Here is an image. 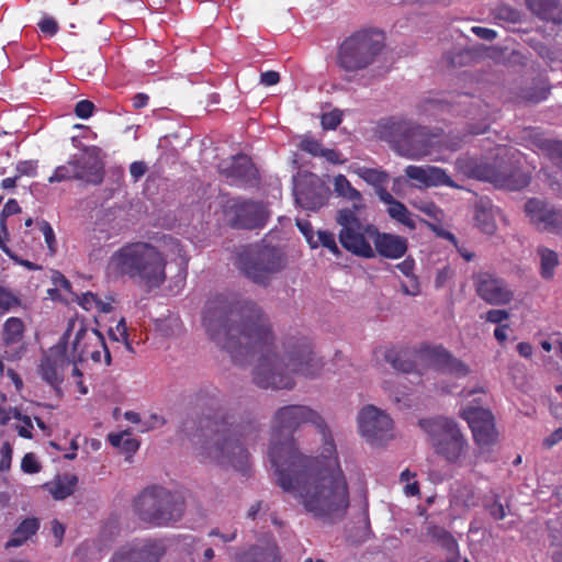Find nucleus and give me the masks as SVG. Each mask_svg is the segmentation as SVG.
Returning <instances> with one entry per match:
<instances>
[{"mask_svg":"<svg viewBox=\"0 0 562 562\" xmlns=\"http://www.w3.org/2000/svg\"><path fill=\"white\" fill-rule=\"evenodd\" d=\"M203 322L211 339L235 361L256 358L252 375L259 387L291 389L294 375L315 378L322 371V359L305 339L286 342L282 351L278 349L268 318L254 302L212 303Z\"/></svg>","mask_w":562,"mask_h":562,"instance_id":"1","label":"nucleus"},{"mask_svg":"<svg viewBox=\"0 0 562 562\" xmlns=\"http://www.w3.org/2000/svg\"><path fill=\"white\" fill-rule=\"evenodd\" d=\"M322 436L319 456L302 454L293 438L273 442L268 456L277 484L296 499L314 519L335 522L345 517L350 505L349 485L341 469L331 432L324 420L316 426Z\"/></svg>","mask_w":562,"mask_h":562,"instance_id":"2","label":"nucleus"},{"mask_svg":"<svg viewBox=\"0 0 562 562\" xmlns=\"http://www.w3.org/2000/svg\"><path fill=\"white\" fill-rule=\"evenodd\" d=\"M194 435L198 456L205 462L244 470L248 462L246 443L255 439L250 425L234 424L222 409L203 414Z\"/></svg>","mask_w":562,"mask_h":562,"instance_id":"3","label":"nucleus"},{"mask_svg":"<svg viewBox=\"0 0 562 562\" xmlns=\"http://www.w3.org/2000/svg\"><path fill=\"white\" fill-rule=\"evenodd\" d=\"M167 256L147 241H131L114 250L106 263L112 278H128L147 290L161 286L166 279Z\"/></svg>","mask_w":562,"mask_h":562,"instance_id":"4","label":"nucleus"},{"mask_svg":"<svg viewBox=\"0 0 562 562\" xmlns=\"http://www.w3.org/2000/svg\"><path fill=\"white\" fill-rule=\"evenodd\" d=\"M384 48V36L375 30H362L348 36L339 46L336 64L351 80L357 72L375 63Z\"/></svg>","mask_w":562,"mask_h":562,"instance_id":"5","label":"nucleus"},{"mask_svg":"<svg viewBox=\"0 0 562 562\" xmlns=\"http://www.w3.org/2000/svg\"><path fill=\"white\" fill-rule=\"evenodd\" d=\"M183 510L182 496L158 485L145 488L134 502V512L137 517L157 527L178 521Z\"/></svg>","mask_w":562,"mask_h":562,"instance_id":"6","label":"nucleus"},{"mask_svg":"<svg viewBox=\"0 0 562 562\" xmlns=\"http://www.w3.org/2000/svg\"><path fill=\"white\" fill-rule=\"evenodd\" d=\"M391 139L394 150L402 157L420 160L432 156L434 161H446L441 155L439 140L428 130L412 121L400 120L390 124Z\"/></svg>","mask_w":562,"mask_h":562,"instance_id":"7","label":"nucleus"},{"mask_svg":"<svg viewBox=\"0 0 562 562\" xmlns=\"http://www.w3.org/2000/svg\"><path fill=\"white\" fill-rule=\"evenodd\" d=\"M59 342L65 344L66 355L71 363L91 359L93 362L104 360L111 363V355L104 338L97 329L87 328L82 322L70 321Z\"/></svg>","mask_w":562,"mask_h":562,"instance_id":"8","label":"nucleus"},{"mask_svg":"<svg viewBox=\"0 0 562 562\" xmlns=\"http://www.w3.org/2000/svg\"><path fill=\"white\" fill-rule=\"evenodd\" d=\"M456 168L468 178L488 181L497 188L507 190H520L529 183V177L526 172L514 169L512 165L503 159L494 164H487L474 157L462 156L457 159Z\"/></svg>","mask_w":562,"mask_h":562,"instance_id":"9","label":"nucleus"},{"mask_svg":"<svg viewBox=\"0 0 562 562\" xmlns=\"http://www.w3.org/2000/svg\"><path fill=\"white\" fill-rule=\"evenodd\" d=\"M419 426L428 435L435 452L446 461L457 463L467 454L468 440L453 419L442 416L422 419Z\"/></svg>","mask_w":562,"mask_h":562,"instance_id":"10","label":"nucleus"},{"mask_svg":"<svg viewBox=\"0 0 562 562\" xmlns=\"http://www.w3.org/2000/svg\"><path fill=\"white\" fill-rule=\"evenodd\" d=\"M283 252L268 245H254L246 248L238 259L240 271L255 283L267 284L274 274L285 267Z\"/></svg>","mask_w":562,"mask_h":562,"instance_id":"11","label":"nucleus"},{"mask_svg":"<svg viewBox=\"0 0 562 562\" xmlns=\"http://www.w3.org/2000/svg\"><path fill=\"white\" fill-rule=\"evenodd\" d=\"M323 418L308 406L288 405L279 408L272 420V438L269 449L273 442H282L286 437L292 438L290 434L303 424L311 423L315 426L321 425Z\"/></svg>","mask_w":562,"mask_h":562,"instance_id":"12","label":"nucleus"},{"mask_svg":"<svg viewBox=\"0 0 562 562\" xmlns=\"http://www.w3.org/2000/svg\"><path fill=\"white\" fill-rule=\"evenodd\" d=\"M357 423L359 434L371 446H382L394 437L392 418L373 405L360 409Z\"/></svg>","mask_w":562,"mask_h":562,"instance_id":"13","label":"nucleus"},{"mask_svg":"<svg viewBox=\"0 0 562 562\" xmlns=\"http://www.w3.org/2000/svg\"><path fill=\"white\" fill-rule=\"evenodd\" d=\"M224 214L229 225L246 229L262 227L268 218L262 204L235 199L226 202Z\"/></svg>","mask_w":562,"mask_h":562,"instance_id":"14","label":"nucleus"},{"mask_svg":"<svg viewBox=\"0 0 562 562\" xmlns=\"http://www.w3.org/2000/svg\"><path fill=\"white\" fill-rule=\"evenodd\" d=\"M460 416L468 422L474 441L481 449L490 448L496 443L497 432L494 417L490 411L468 406L460 411Z\"/></svg>","mask_w":562,"mask_h":562,"instance_id":"15","label":"nucleus"},{"mask_svg":"<svg viewBox=\"0 0 562 562\" xmlns=\"http://www.w3.org/2000/svg\"><path fill=\"white\" fill-rule=\"evenodd\" d=\"M530 222L539 229L562 235V210H557L540 199H530L525 204Z\"/></svg>","mask_w":562,"mask_h":562,"instance_id":"16","label":"nucleus"},{"mask_svg":"<svg viewBox=\"0 0 562 562\" xmlns=\"http://www.w3.org/2000/svg\"><path fill=\"white\" fill-rule=\"evenodd\" d=\"M375 228L372 224H362L355 228L340 229L339 243L346 250L358 257L374 258L375 251L371 246L374 234L370 229L375 231Z\"/></svg>","mask_w":562,"mask_h":562,"instance_id":"17","label":"nucleus"},{"mask_svg":"<svg viewBox=\"0 0 562 562\" xmlns=\"http://www.w3.org/2000/svg\"><path fill=\"white\" fill-rule=\"evenodd\" d=\"M477 295L492 305H505L513 301L514 292L506 281L487 272L475 276Z\"/></svg>","mask_w":562,"mask_h":562,"instance_id":"18","label":"nucleus"},{"mask_svg":"<svg viewBox=\"0 0 562 562\" xmlns=\"http://www.w3.org/2000/svg\"><path fill=\"white\" fill-rule=\"evenodd\" d=\"M70 363L65 344L58 342L49 348L43 357L38 366V373L46 383L56 389L63 382L64 369Z\"/></svg>","mask_w":562,"mask_h":562,"instance_id":"19","label":"nucleus"},{"mask_svg":"<svg viewBox=\"0 0 562 562\" xmlns=\"http://www.w3.org/2000/svg\"><path fill=\"white\" fill-rule=\"evenodd\" d=\"M328 195V188L315 176L307 177L304 182L295 187V201L307 211H317L323 207L327 203Z\"/></svg>","mask_w":562,"mask_h":562,"instance_id":"20","label":"nucleus"},{"mask_svg":"<svg viewBox=\"0 0 562 562\" xmlns=\"http://www.w3.org/2000/svg\"><path fill=\"white\" fill-rule=\"evenodd\" d=\"M405 175L411 180L418 183L419 187L431 188V187H450L456 189H463L461 186L456 183L445 169L436 166H407L405 168Z\"/></svg>","mask_w":562,"mask_h":562,"instance_id":"21","label":"nucleus"},{"mask_svg":"<svg viewBox=\"0 0 562 562\" xmlns=\"http://www.w3.org/2000/svg\"><path fill=\"white\" fill-rule=\"evenodd\" d=\"M430 363L438 370L456 378H464L471 370L463 361L454 358L449 351L441 347H435L426 351Z\"/></svg>","mask_w":562,"mask_h":562,"instance_id":"22","label":"nucleus"},{"mask_svg":"<svg viewBox=\"0 0 562 562\" xmlns=\"http://www.w3.org/2000/svg\"><path fill=\"white\" fill-rule=\"evenodd\" d=\"M78 171L77 180L88 184H99L103 179L102 164L93 150H85L74 157Z\"/></svg>","mask_w":562,"mask_h":562,"instance_id":"23","label":"nucleus"},{"mask_svg":"<svg viewBox=\"0 0 562 562\" xmlns=\"http://www.w3.org/2000/svg\"><path fill=\"white\" fill-rule=\"evenodd\" d=\"M370 231L374 234L373 249L375 255L379 254L389 259H398L405 255L407 250L406 238L394 234L380 233L378 228Z\"/></svg>","mask_w":562,"mask_h":562,"instance_id":"24","label":"nucleus"},{"mask_svg":"<svg viewBox=\"0 0 562 562\" xmlns=\"http://www.w3.org/2000/svg\"><path fill=\"white\" fill-rule=\"evenodd\" d=\"M218 170L232 182L249 180L256 176V169L250 158L246 155H236L221 161Z\"/></svg>","mask_w":562,"mask_h":562,"instance_id":"25","label":"nucleus"},{"mask_svg":"<svg viewBox=\"0 0 562 562\" xmlns=\"http://www.w3.org/2000/svg\"><path fill=\"white\" fill-rule=\"evenodd\" d=\"M136 562H159L166 552L162 540L146 539L126 547Z\"/></svg>","mask_w":562,"mask_h":562,"instance_id":"26","label":"nucleus"},{"mask_svg":"<svg viewBox=\"0 0 562 562\" xmlns=\"http://www.w3.org/2000/svg\"><path fill=\"white\" fill-rule=\"evenodd\" d=\"M498 210L488 199H480L474 204L475 226L484 234L492 235L496 231Z\"/></svg>","mask_w":562,"mask_h":562,"instance_id":"27","label":"nucleus"},{"mask_svg":"<svg viewBox=\"0 0 562 562\" xmlns=\"http://www.w3.org/2000/svg\"><path fill=\"white\" fill-rule=\"evenodd\" d=\"M279 550L274 542L252 546L238 557V562H279Z\"/></svg>","mask_w":562,"mask_h":562,"instance_id":"28","label":"nucleus"},{"mask_svg":"<svg viewBox=\"0 0 562 562\" xmlns=\"http://www.w3.org/2000/svg\"><path fill=\"white\" fill-rule=\"evenodd\" d=\"M78 483V477L72 474H65L47 482L44 488L57 501H61L70 496Z\"/></svg>","mask_w":562,"mask_h":562,"instance_id":"29","label":"nucleus"},{"mask_svg":"<svg viewBox=\"0 0 562 562\" xmlns=\"http://www.w3.org/2000/svg\"><path fill=\"white\" fill-rule=\"evenodd\" d=\"M451 504L462 508H471L479 504V495L473 485L456 483L451 491Z\"/></svg>","mask_w":562,"mask_h":562,"instance_id":"30","label":"nucleus"},{"mask_svg":"<svg viewBox=\"0 0 562 562\" xmlns=\"http://www.w3.org/2000/svg\"><path fill=\"white\" fill-rule=\"evenodd\" d=\"M40 528V520L31 517L25 518L14 529L11 538L7 541V548H16L25 543L32 536H34Z\"/></svg>","mask_w":562,"mask_h":562,"instance_id":"31","label":"nucleus"},{"mask_svg":"<svg viewBox=\"0 0 562 562\" xmlns=\"http://www.w3.org/2000/svg\"><path fill=\"white\" fill-rule=\"evenodd\" d=\"M334 190L339 196L352 202L355 210L361 211L366 207L361 193L351 186L344 175L335 177Z\"/></svg>","mask_w":562,"mask_h":562,"instance_id":"32","label":"nucleus"},{"mask_svg":"<svg viewBox=\"0 0 562 562\" xmlns=\"http://www.w3.org/2000/svg\"><path fill=\"white\" fill-rule=\"evenodd\" d=\"M537 255L540 261V276L544 280H552L555 269L560 265L558 252L544 246H540L537 248Z\"/></svg>","mask_w":562,"mask_h":562,"instance_id":"33","label":"nucleus"},{"mask_svg":"<svg viewBox=\"0 0 562 562\" xmlns=\"http://www.w3.org/2000/svg\"><path fill=\"white\" fill-rule=\"evenodd\" d=\"M25 331V325L19 317H9L2 329V340L5 346L18 344L22 340Z\"/></svg>","mask_w":562,"mask_h":562,"instance_id":"34","label":"nucleus"},{"mask_svg":"<svg viewBox=\"0 0 562 562\" xmlns=\"http://www.w3.org/2000/svg\"><path fill=\"white\" fill-rule=\"evenodd\" d=\"M308 245L312 249L323 247V248L327 249L335 257L341 256V250L338 247V244L336 241V236L334 233H331L329 231H322V229L317 231L315 238H312V237L308 238Z\"/></svg>","mask_w":562,"mask_h":562,"instance_id":"35","label":"nucleus"},{"mask_svg":"<svg viewBox=\"0 0 562 562\" xmlns=\"http://www.w3.org/2000/svg\"><path fill=\"white\" fill-rule=\"evenodd\" d=\"M384 360L392 366L398 373L414 372L415 364L405 353H401L395 349H387L384 352Z\"/></svg>","mask_w":562,"mask_h":562,"instance_id":"36","label":"nucleus"},{"mask_svg":"<svg viewBox=\"0 0 562 562\" xmlns=\"http://www.w3.org/2000/svg\"><path fill=\"white\" fill-rule=\"evenodd\" d=\"M386 212L391 218L401 223L409 229H415L416 221L408 209L400 201L393 203L392 206L386 207Z\"/></svg>","mask_w":562,"mask_h":562,"instance_id":"37","label":"nucleus"},{"mask_svg":"<svg viewBox=\"0 0 562 562\" xmlns=\"http://www.w3.org/2000/svg\"><path fill=\"white\" fill-rule=\"evenodd\" d=\"M109 441L113 447L120 448L127 453H134L139 448L138 440L133 438L127 431L110 434Z\"/></svg>","mask_w":562,"mask_h":562,"instance_id":"38","label":"nucleus"},{"mask_svg":"<svg viewBox=\"0 0 562 562\" xmlns=\"http://www.w3.org/2000/svg\"><path fill=\"white\" fill-rule=\"evenodd\" d=\"M78 303L86 311L97 310L102 313H109L112 310L111 303L103 302L91 292L83 293L78 299Z\"/></svg>","mask_w":562,"mask_h":562,"instance_id":"39","label":"nucleus"},{"mask_svg":"<svg viewBox=\"0 0 562 562\" xmlns=\"http://www.w3.org/2000/svg\"><path fill=\"white\" fill-rule=\"evenodd\" d=\"M77 173H78V171L76 169L74 157H72L71 159H69L67 161L66 165L58 166L54 170L53 175L48 178V181L50 183H54V182L72 180V179L77 180V176H76Z\"/></svg>","mask_w":562,"mask_h":562,"instance_id":"40","label":"nucleus"},{"mask_svg":"<svg viewBox=\"0 0 562 562\" xmlns=\"http://www.w3.org/2000/svg\"><path fill=\"white\" fill-rule=\"evenodd\" d=\"M359 212L360 211L355 210L353 206L351 209H342V210L338 211V213L336 215V222L341 227L340 229L350 228V227L355 228V227L362 225V223L359 221V218L357 216V213H359Z\"/></svg>","mask_w":562,"mask_h":562,"instance_id":"41","label":"nucleus"},{"mask_svg":"<svg viewBox=\"0 0 562 562\" xmlns=\"http://www.w3.org/2000/svg\"><path fill=\"white\" fill-rule=\"evenodd\" d=\"M191 562H212L215 553L211 546L205 544L202 541L194 542L190 552Z\"/></svg>","mask_w":562,"mask_h":562,"instance_id":"42","label":"nucleus"},{"mask_svg":"<svg viewBox=\"0 0 562 562\" xmlns=\"http://www.w3.org/2000/svg\"><path fill=\"white\" fill-rule=\"evenodd\" d=\"M357 173L361 179L372 186L379 187L387 181V175L379 169L362 167L358 169Z\"/></svg>","mask_w":562,"mask_h":562,"instance_id":"43","label":"nucleus"},{"mask_svg":"<svg viewBox=\"0 0 562 562\" xmlns=\"http://www.w3.org/2000/svg\"><path fill=\"white\" fill-rule=\"evenodd\" d=\"M432 538L436 539L448 552L454 554L458 552V543L453 537L441 528L435 527L431 531Z\"/></svg>","mask_w":562,"mask_h":562,"instance_id":"44","label":"nucleus"},{"mask_svg":"<svg viewBox=\"0 0 562 562\" xmlns=\"http://www.w3.org/2000/svg\"><path fill=\"white\" fill-rule=\"evenodd\" d=\"M432 538L436 539L448 552L454 554L458 552V543L453 537L441 528L435 527L431 531Z\"/></svg>","mask_w":562,"mask_h":562,"instance_id":"45","label":"nucleus"},{"mask_svg":"<svg viewBox=\"0 0 562 562\" xmlns=\"http://www.w3.org/2000/svg\"><path fill=\"white\" fill-rule=\"evenodd\" d=\"M493 16L495 20L509 23H516L520 20L519 12L505 4L497 5L493 10Z\"/></svg>","mask_w":562,"mask_h":562,"instance_id":"46","label":"nucleus"},{"mask_svg":"<svg viewBox=\"0 0 562 562\" xmlns=\"http://www.w3.org/2000/svg\"><path fill=\"white\" fill-rule=\"evenodd\" d=\"M21 303L19 296L10 289L0 285V310L8 312Z\"/></svg>","mask_w":562,"mask_h":562,"instance_id":"47","label":"nucleus"},{"mask_svg":"<svg viewBox=\"0 0 562 562\" xmlns=\"http://www.w3.org/2000/svg\"><path fill=\"white\" fill-rule=\"evenodd\" d=\"M110 336L115 341H123L127 350L133 351L128 342L127 326L124 318H121L114 328H110Z\"/></svg>","mask_w":562,"mask_h":562,"instance_id":"48","label":"nucleus"},{"mask_svg":"<svg viewBox=\"0 0 562 562\" xmlns=\"http://www.w3.org/2000/svg\"><path fill=\"white\" fill-rule=\"evenodd\" d=\"M413 205L431 218H435V220L442 218V215H443L442 210L440 207H438L434 202L419 201V202H413Z\"/></svg>","mask_w":562,"mask_h":562,"instance_id":"49","label":"nucleus"},{"mask_svg":"<svg viewBox=\"0 0 562 562\" xmlns=\"http://www.w3.org/2000/svg\"><path fill=\"white\" fill-rule=\"evenodd\" d=\"M13 418L23 423V425L16 427L18 434L23 438H32L31 430L33 429V424L31 418L29 416L22 415L19 409L13 411Z\"/></svg>","mask_w":562,"mask_h":562,"instance_id":"50","label":"nucleus"},{"mask_svg":"<svg viewBox=\"0 0 562 562\" xmlns=\"http://www.w3.org/2000/svg\"><path fill=\"white\" fill-rule=\"evenodd\" d=\"M542 146L543 149L548 151L551 159L562 166V143L548 139L543 142Z\"/></svg>","mask_w":562,"mask_h":562,"instance_id":"51","label":"nucleus"},{"mask_svg":"<svg viewBox=\"0 0 562 562\" xmlns=\"http://www.w3.org/2000/svg\"><path fill=\"white\" fill-rule=\"evenodd\" d=\"M209 537L218 538L223 543L233 542L237 538V529L228 528L227 530H222L221 528L216 527L209 531Z\"/></svg>","mask_w":562,"mask_h":562,"instance_id":"52","label":"nucleus"},{"mask_svg":"<svg viewBox=\"0 0 562 562\" xmlns=\"http://www.w3.org/2000/svg\"><path fill=\"white\" fill-rule=\"evenodd\" d=\"M341 122V112L338 110L322 115V126L325 130H335Z\"/></svg>","mask_w":562,"mask_h":562,"instance_id":"53","label":"nucleus"},{"mask_svg":"<svg viewBox=\"0 0 562 562\" xmlns=\"http://www.w3.org/2000/svg\"><path fill=\"white\" fill-rule=\"evenodd\" d=\"M405 378L398 373L389 375L387 378H384L382 381V386L384 390L389 391L391 394L394 395L396 401H400V397L397 396L395 392V386L403 384Z\"/></svg>","mask_w":562,"mask_h":562,"instance_id":"54","label":"nucleus"},{"mask_svg":"<svg viewBox=\"0 0 562 562\" xmlns=\"http://www.w3.org/2000/svg\"><path fill=\"white\" fill-rule=\"evenodd\" d=\"M142 422H143V427H140V431H143V432L155 429V428H159L166 424V419L156 413L149 414Z\"/></svg>","mask_w":562,"mask_h":562,"instance_id":"55","label":"nucleus"},{"mask_svg":"<svg viewBox=\"0 0 562 562\" xmlns=\"http://www.w3.org/2000/svg\"><path fill=\"white\" fill-rule=\"evenodd\" d=\"M41 232L44 235L45 243L50 251V254H54L56 251V238L53 227L48 222H42L41 224Z\"/></svg>","mask_w":562,"mask_h":562,"instance_id":"56","label":"nucleus"},{"mask_svg":"<svg viewBox=\"0 0 562 562\" xmlns=\"http://www.w3.org/2000/svg\"><path fill=\"white\" fill-rule=\"evenodd\" d=\"M300 148L313 156H319L323 150L318 140L307 136L301 140Z\"/></svg>","mask_w":562,"mask_h":562,"instance_id":"57","label":"nucleus"},{"mask_svg":"<svg viewBox=\"0 0 562 562\" xmlns=\"http://www.w3.org/2000/svg\"><path fill=\"white\" fill-rule=\"evenodd\" d=\"M21 469L25 473H37L41 470V465L33 453H26L21 462Z\"/></svg>","mask_w":562,"mask_h":562,"instance_id":"58","label":"nucleus"},{"mask_svg":"<svg viewBox=\"0 0 562 562\" xmlns=\"http://www.w3.org/2000/svg\"><path fill=\"white\" fill-rule=\"evenodd\" d=\"M94 110V104L89 100H81L75 106V113L78 117L87 120L89 119Z\"/></svg>","mask_w":562,"mask_h":562,"instance_id":"59","label":"nucleus"},{"mask_svg":"<svg viewBox=\"0 0 562 562\" xmlns=\"http://www.w3.org/2000/svg\"><path fill=\"white\" fill-rule=\"evenodd\" d=\"M0 454V471H8L11 467L12 460V447L9 442H3Z\"/></svg>","mask_w":562,"mask_h":562,"instance_id":"60","label":"nucleus"},{"mask_svg":"<svg viewBox=\"0 0 562 562\" xmlns=\"http://www.w3.org/2000/svg\"><path fill=\"white\" fill-rule=\"evenodd\" d=\"M427 225L437 237L449 240L453 246L458 245V240L451 232L445 229L442 226L438 224L427 223Z\"/></svg>","mask_w":562,"mask_h":562,"instance_id":"61","label":"nucleus"},{"mask_svg":"<svg viewBox=\"0 0 562 562\" xmlns=\"http://www.w3.org/2000/svg\"><path fill=\"white\" fill-rule=\"evenodd\" d=\"M36 167H37L36 161H33V160L20 161L16 165V176H19V178L21 176L33 177L36 173Z\"/></svg>","mask_w":562,"mask_h":562,"instance_id":"62","label":"nucleus"},{"mask_svg":"<svg viewBox=\"0 0 562 562\" xmlns=\"http://www.w3.org/2000/svg\"><path fill=\"white\" fill-rule=\"evenodd\" d=\"M40 30L50 36L55 35L58 31L57 22L50 16H44L38 23Z\"/></svg>","mask_w":562,"mask_h":562,"instance_id":"63","label":"nucleus"},{"mask_svg":"<svg viewBox=\"0 0 562 562\" xmlns=\"http://www.w3.org/2000/svg\"><path fill=\"white\" fill-rule=\"evenodd\" d=\"M133 551H130L126 547L117 550L110 562H136L132 555Z\"/></svg>","mask_w":562,"mask_h":562,"instance_id":"64","label":"nucleus"}]
</instances>
